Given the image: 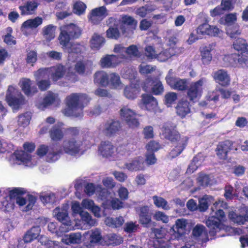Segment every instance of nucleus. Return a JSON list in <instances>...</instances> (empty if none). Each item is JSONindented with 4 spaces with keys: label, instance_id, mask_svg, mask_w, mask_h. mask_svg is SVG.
Instances as JSON below:
<instances>
[{
    "label": "nucleus",
    "instance_id": "obj_1",
    "mask_svg": "<svg viewBox=\"0 0 248 248\" xmlns=\"http://www.w3.org/2000/svg\"><path fill=\"white\" fill-rule=\"evenodd\" d=\"M83 150V141L77 137H74L64 140L59 149L56 148L54 145H42L37 149V154L40 157L45 156L47 162H53L57 160L63 153L76 156L82 154Z\"/></svg>",
    "mask_w": 248,
    "mask_h": 248
},
{
    "label": "nucleus",
    "instance_id": "obj_2",
    "mask_svg": "<svg viewBox=\"0 0 248 248\" xmlns=\"http://www.w3.org/2000/svg\"><path fill=\"white\" fill-rule=\"evenodd\" d=\"M227 204L226 202L220 199L213 203L211 209L213 212L212 216L209 217L206 221V224L209 228V234L211 236H223L224 234L217 235V233L221 231L225 232L230 231L231 232H236V229H234L224 224L226 220V217L224 212L222 209L226 208Z\"/></svg>",
    "mask_w": 248,
    "mask_h": 248
},
{
    "label": "nucleus",
    "instance_id": "obj_3",
    "mask_svg": "<svg viewBox=\"0 0 248 248\" xmlns=\"http://www.w3.org/2000/svg\"><path fill=\"white\" fill-rule=\"evenodd\" d=\"M90 101L88 96L83 93H74L66 98L67 107L63 113L66 116L80 117L82 115V109Z\"/></svg>",
    "mask_w": 248,
    "mask_h": 248
},
{
    "label": "nucleus",
    "instance_id": "obj_4",
    "mask_svg": "<svg viewBox=\"0 0 248 248\" xmlns=\"http://www.w3.org/2000/svg\"><path fill=\"white\" fill-rule=\"evenodd\" d=\"M162 135L165 138L172 142L176 141L177 145L170 153V158H173L179 155L186 145L188 138L185 136H180L174 128L168 124H165L162 128Z\"/></svg>",
    "mask_w": 248,
    "mask_h": 248
},
{
    "label": "nucleus",
    "instance_id": "obj_5",
    "mask_svg": "<svg viewBox=\"0 0 248 248\" xmlns=\"http://www.w3.org/2000/svg\"><path fill=\"white\" fill-rule=\"evenodd\" d=\"M65 72V68L62 65H59L50 69H40L34 73V76L40 90L45 91L50 86V81L49 80L38 81L40 79L48 77L51 73L53 80L57 81L64 75Z\"/></svg>",
    "mask_w": 248,
    "mask_h": 248
},
{
    "label": "nucleus",
    "instance_id": "obj_6",
    "mask_svg": "<svg viewBox=\"0 0 248 248\" xmlns=\"http://www.w3.org/2000/svg\"><path fill=\"white\" fill-rule=\"evenodd\" d=\"M80 35V32H61L59 40L61 45L63 46L64 51L69 53V59L71 60L78 57L84 47L79 44H72L69 42L72 38H77Z\"/></svg>",
    "mask_w": 248,
    "mask_h": 248
},
{
    "label": "nucleus",
    "instance_id": "obj_7",
    "mask_svg": "<svg viewBox=\"0 0 248 248\" xmlns=\"http://www.w3.org/2000/svg\"><path fill=\"white\" fill-rule=\"evenodd\" d=\"M24 151H17L13 155V158L16 159V164H23L29 167H31L36 164V161L32 158L29 153L32 152L35 146L32 143H25L24 144Z\"/></svg>",
    "mask_w": 248,
    "mask_h": 248
},
{
    "label": "nucleus",
    "instance_id": "obj_8",
    "mask_svg": "<svg viewBox=\"0 0 248 248\" xmlns=\"http://www.w3.org/2000/svg\"><path fill=\"white\" fill-rule=\"evenodd\" d=\"M68 205L65 204L62 207L56 208L53 212V216L59 221L62 223L60 227L62 232H68L75 229L72 222L68 216Z\"/></svg>",
    "mask_w": 248,
    "mask_h": 248
},
{
    "label": "nucleus",
    "instance_id": "obj_9",
    "mask_svg": "<svg viewBox=\"0 0 248 248\" xmlns=\"http://www.w3.org/2000/svg\"><path fill=\"white\" fill-rule=\"evenodd\" d=\"M5 99L13 109H17L24 103V98L18 89L15 86H9L7 91Z\"/></svg>",
    "mask_w": 248,
    "mask_h": 248
},
{
    "label": "nucleus",
    "instance_id": "obj_10",
    "mask_svg": "<svg viewBox=\"0 0 248 248\" xmlns=\"http://www.w3.org/2000/svg\"><path fill=\"white\" fill-rule=\"evenodd\" d=\"M152 231L154 233L155 238L153 241L151 248H170V237L164 229L153 228Z\"/></svg>",
    "mask_w": 248,
    "mask_h": 248
},
{
    "label": "nucleus",
    "instance_id": "obj_11",
    "mask_svg": "<svg viewBox=\"0 0 248 248\" xmlns=\"http://www.w3.org/2000/svg\"><path fill=\"white\" fill-rule=\"evenodd\" d=\"M207 81L206 78H202L191 83L187 93V96L190 100L194 101L201 97Z\"/></svg>",
    "mask_w": 248,
    "mask_h": 248
},
{
    "label": "nucleus",
    "instance_id": "obj_12",
    "mask_svg": "<svg viewBox=\"0 0 248 248\" xmlns=\"http://www.w3.org/2000/svg\"><path fill=\"white\" fill-rule=\"evenodd\" d=\"M122 119L131 128L138 127L140 122L137 118V113L127 106L123 107L120 111Z\"/></svg>",
    "mask_w": 248,
    "mask_h": 248
},
{
    "label": "nucleus",
    "instance_id": "obj_13",
    "mask_svg": "<svg viewBox=\"0 0 248 248\" xmlns=\"http://www.w3.org/2000/svg\"><path fill=\"white\" fill-rule=\"evenodd\" d=\"M114 51L119 54L122 62L127 58L138 57L140 54L138 47L134 45H130L126 48L121 45H117L114 47Z\"/></svg>",
    "mask_w": 248,
    "mask_h": 248
},
{
    "label": "nucleus",
    "instance_id": "obj_14",
    "mask_svg": "<svg viewBox=\"0 0 248 248\" xmlns=\"http://www.w3.org/2000/svg\"><path fill=\"white\" fill-rule=\"evenodd\" d=\"M108 15V11L105 6L93 9L89 13L88 18L90 22L98 25Z\"/></svg>",
    "mask_w": 248,
    "mask_h": 248
},
{
    "label": "nucleus",
    "instance_id": "obj_15",
    "mask_svg": "<svg viewBox=\"0 0 248 248\" xmlns=\"http://www.w3.org/2000/svg\"><path fill=\"white\" fill-rule=\"evenodd\" d=\"M85 193L89 196H91L95 192L98 197L102 200L108 202L112 197L110 193L106 189L102 188L100 185L96 186L93 183L88 184L85 188Z\"/></svg>",
    "mask_w": 248,
    "mask_h": 248
},
{
    "label": "nucleus",
    "instance_id": "obj_16",
    "mask_svg": "<svg viewBox=\"0 0 248 248\" xmlns=\"http://www.w3.org/2000/svg\"><path fill=\"white\" fill-rule=\"evenodd\" d=\"M187 224L186 219L182 218L176 220L175 224L170 228L175 239L179 240L186 233Z\"/></svg>",
    "mask_w": 248,
    "mask_h": 248
},
{
    "label": "nucleus",
    "instance_id": "obj_17",
    "mask_svg": "<svg viewBox=\"0 0 248 248\" xmlns=\"http://www.w3.org/2000/svg\"><path fill=\"white\" fill-rule=\"evenodd\" d=\"M142 88L145 92H152L156 95L161 94L164 92L163 85L160 81H153L150 78L146 79Z\"/></svg>",
    "mask_w": 248,
    "mask_h": 248
},
{
    "label": "nucleus",
    "instance_id": "obj_18",
    "mask_svg": "<svg viewBox=\"0 0 248 248\" xmlns=\"http://www.w3.org/2000/svg\"><path fill=\"white\" fill-rule=\"evenodd\" d=\"M172 70H170L168 75L166 77V81L171 88L179 91L186 90L187 86L186 80L174 78L172 77Z\"/></svg>",
    "mask_w": 248,
    "mask_h": 248
},
{
    "label": "nucleus",
    "instance_id": "obj_19",
    "mask_svg": "<svg viewBox=\"0 0 248 248\" xmlns=\"http://www.w3.org/2000/svg\"><path fill=\"white\" fill-rule=\"evenodd\" d=\"M193 239L198 243L203 244L208 240V233L206 228L202 224L196 225L192 229Z\"/></svg>",
    "mask_w": 248,
    "mask_h": 248
},
{
    "label": "nucleus",
    "instance_id": "obj_20",
    "mask_svg": "<svg viewBox=\"0 0 248 248\" xmlns=\"http://www.w3.org/2000/svg\"><path fill=\"white\" fill-rule=\"evenodd\" d=\"M120 127V123L118 121L110 120L100 125V132L107 136H110L115 134Z\"/></svg>",
    "mask_w": 248,
    "mask_h": 248
},
{
    "label": "nucleus",
    "instance_id": "obj_21",
    "mask_svg": "<svg viewBox=\"0 0 248 248\" xmlns=\"http://www.w3.org/2000/svg\"><path fill=\"white\" fill-rule=\"evenodd\" d=\"M227 35L232 39H235L233 43L234 48L242 53H245L248 50V46L246 41L239 37V32H226Z\"/></svg>",
    "mask_w": 248,
    "mask_h": 248
},
{
    "label": "nucleus",
    "instance_id": "obj_22",
    "mask_svg": "<svg viewBox=\"0 0 248 248\" xmlns=\"http://www.w3.org/2000/svg\"><path fill=\"white\" fill-rule=\"evenodd\" d=\"M158 49L155 59L161 62H165L172 56L179 54L178 51L170 50L160 43H158Z\"/></svg>",
    "mask_w": 248,
    "mask_h": 248
},
{
    "label": "nucleus",
    "instance_id": "obj_23",
    "mask_svg": "<svg viewBox=\"0 0 248 248\" xmlns=\"http://www.w3.org/2000/svg\"><path fill=\"white\" fill-rule=\"evenodd\" d=\"M59 102L60 99L57 93L49 92L44 99L41 101H38L36 105L39 109L44 110L49 106L54 104H58Z\"/></svg>",
    "mask_w": 248,
    "mask_h": 248
},
{
    "label": "nucleus",
    "instance_id": "obj_24",
    "mask_svg": "<svg viewBox=\"0 0 248 248\" xmlns=\"http://www.w3.org/2000/svg\"><path fill=\"white\" fill-rule=\"evenodd\" d=\"M136 149L135 145L131 143H125L120 145L115 149L114 159H119L130 155V153Z\"/></svg>",
    "mask_w": 248,
    "mask_h": 248
},
{
    "label": "nucleus",
    "instance_id": "obj_25",
    "mask_svg": "<svg viewBox=\"0 0 248 248\" xmlns=\"http://www.w3.org/2000/svg\"><path fill=\"white\" fill-rule=\"evenodd\" d=\"M157 104V102L155 97L151 95L144 94L142 95L139 105L142 109L152 111L156 108Z\"/></svg>",
    "mask_w": 248,
    "mask_h": 248
},
{
    "label": "nucleus",
    "instance_id": "obj_26",
    "mask_svg": "<svg viewBox=\"0 0 248 248\" xmlns=\"http://www.w3.org/2000/svg\"><path fill=\"white\" fill-rule=\"evenodd\" d=\"M115 151L114 146L108 141H102L98 147L99 154L104 157H111L114 159Z\"/></svg>",
    "mask_w": 248,
    "mask_h": 248
},
{
    "label": "nucleus",
    "instance_id": "obj_27",
    "mask_svg": "<svg viewBox=\"0 0 248 248\" xmlns=\"http://www.w3.org/2000/svg\"><path fill=\"white\" fill-rule=\"evenodd\" d=\"M32 84V81L27 78H22L19 82L22 90L27 96H32L37 92V88Z\"/></svg>",
    "mask_w": 248,
    "mask_h": 248
},
{
    "label": "nucleus",
    "instance_id": "obj_28",
    "mask_svg": "<svg viewBox=\"0 0 248 248\" xmlns=\"http://www.w3.org/2000/svg\"><path fill=\"white\" fill-rule=\"evenodd\" d=\"M213 77L216 82L222 86H226L230 84V77L225 70L220 69L214 72Z\"/></svg>",
    "mask_w": 248,
    "mask_h": 248
},
{
    "label": "nucleus",
    "instance_id": "obj_29",
    "mask_svg": "<svg viewBox=\"0 0 248 248\" xmlns=\"http://www.w3.org/2000/svg\"><path fill=\"white\" fill-rule=\"evenodd\" d=\"M121 62L122 60L119 55L118 56L107 55L102 58L100 61L101 66L104 68L114 67Z\"/></svg>",
    "mask_w": 248,
    "mask_h": 248
},
{
    "label": "nucleus",
    "instance_id": "obj_30",
    "mask_svg": "<svg viewBox=\"0 0 248 248\" xmlns=\"http://www.w3.org/2000/svg\"><path fill=\"white\" fill-rule=\"evenodd\" d=\"M232 143L230 140L220 142L216 149L217 155L220 159H226L228 153L232 149Z\"/></svg>",
    "mask_w": 248,
    "mask_h": 248
},
{
    "label": "nucleus",
    "instance_id": "obj_31",
    "mask_svg": "<svg viewBox=\"0 0 248 248\" xmlns=\"http://www.w3.org/2000/svg\"><path fill=\"white\" fill-rule=\"evenodd\" d=\"M124 168L130 171H136L143 169V160L142 157L139 156L125 163Z\"/></svg>",
    "mask_w": 248,
    "mask_h": 248
},
{
    "label": "nucleus",
    "instance_id": "obj_32",
    "mask_svg": "<svg viewBox=\"0 0 248 248\" xmlns=\"http://www.w3.org/2000/svg\"><path fill=\"white\" fill-rule=\"evenodd\" d=\"M35 202L36 198L32 195H29L27 199L24 198L21 196H18L16 198V203L19 206H23L26 205L25 209H23V211H28L31 209Z\"/></svg>",
    "mask_w": 248,
    "mask_h": 248
},
{
    "label": "nucleus",
    "instance_id": "obj_33",
    "mask_svg": "<svg viewBox=\"0 0 248 248\" xmlns=\"http://www.w3.org/2000/svg\"><path fill=\"white\" fill-rule=\"evenodd\" d=\"M140 88L138 84L132 83L125 87L124 91V96L129 99L136 98L140 93Z\"/></svg>",
    "mask_w": 248,
    "mask_h": 248
},
{
    "label": "nucleus",
    "instance_id": "obj_34",
    "mask_svg": "<svg viewBox=\"0 0 248 248\" xmlns=\"http://www.w3.org/2000/svg\"><path fill=\"white\" fill-rule=\"evenodd\" d=\"M105 43V38L97 33H94L92 36L90 41V46L93 51L99 50Z\"/></svg>",
    "mask_w": 248,
    "mask_h": 248
},
{
    "label": "nucleus",
    "instance_id": "obj_35",
    "mask_svg": "<svg viewBox=\"0 0 248 248\" xmlns=\"http://www.w3.org/2000/svg\"><path fill=\"white\" fill-rule=\"evenodd\" d=\"M82 236L80 232L71 233L65 235L62 238V242L67 245L78 244L81 242Z\"/></svg>",
    "mask_w": 248,
    "mask_h": 248
},
{
    "label": "nucleus",
    "instance_id": "obj_36",
    "mask_svg": "<svg viewBox=\"0 0 248 248\" xmlns=\"http://www.w3.org/2000/svg\"><path fill=\"white\" fill-rule=\"evenodd\" d=\"M191 32L188 35V38L187 42L189 44H191L196 40L202 39L204 37L205 35H208L213 36H217L218 33L220 32Z\"/></svg>",
    "mask_w": 248,
    "mask_h": 248
},
{
    "label": "nucleus",
    "instance_id": "obj_37",
    "mask_svg": "<svg viewBox=\"0 0 248 248\" xmlns=\"http://www.w3.org/2000/svg\"><path fill=\"white\" fill-rule=\"evenodd\" d=\"M39 5L37 0L28 1L24 5L20 6L19 9L22 15H31L34 13Z\"/></svg>",
    "mask_w": 248,
    "mask_h": 248
},
{
    "label": "nucleus",
    "instance_id": "obj_38",
    "mask_svg": "<svg viewBox=\"0 0 248 248\" xmlns=\"http://www.w3.org/2000/svg\"><path fill=\"white\" fill-rule=\"evenodd\" d=\"M41 229L39 226H34L28 230L24 234L23 241L25 243H30L37 238L40 235Z\"/></svg>",
    "mask_w": 248,
    "mask_h": 248
},
{
    "label": "nucleus",
    "instance_id": "obj_39",
    "mask_svg": "<svg viewBox=\"0 0 248 248\" xmlns=\"http://www.w3.org/2000/svg\"><path fill=\"white\" fill-rule=\"evenodd\" d=\"M214 49L213 45H209L201 48L202 60L204 64H209L212 59L211 52Z\"/></svg>",
    "mask_w": 248,
    "mask_h": 248
},
{
    "label": "nucleus",
    "instance_id": "obj_40",
    "mask_svg": "<svg viewBox=\"0 0 248 248\" xmlns=\"http://www.w3.org/2000/svg\"><path fill=\"white\" fill-rule=\"evenodd\" d=\"M176 112L182 118L185 117L190 112L189 103L186 100H181L178 103L176 108Z\"/></svg>",
    "mask_w": 248,
    "mask_h": 248
},
{
    "label": "nucleus",
    "instance_id": "obj_41",
    "mask_svg": "<svg viewBox=\"0 0 248 248\" xmlns=\"http://www.w3.org/2000/svg\"><path fill=\"white\" fill-rule=\"evenodd\" d=\"M108 75L105 72L100 71L96 72L94 75V82L100 85L107 86L108 85Z\"/></svg>",
    "mask_w": 248,
    "mask_h": 248
},
{
    "label": "nucleus",
    "instance_id": "obj_42",
    "mask_svg": "<svg viewBox=\"0 0 248 248\" xmlns=\"http://www.w3.org/2000/svg\"><path fill=\"white\" fill-rule=\"evenodd\" d=\"M108 85L112 89L117 90L121 89L123 87L119 75L114 73L109 75Z\"/></svg>",
    "mask_w": 248,
    "mask_h": 248
},
{
    "label": "nucleus",
    "instance_id": "obj_43",
    "mask_svg": "<svg viewBox=\"0 0 248 248\" xmlns=\"http://www.w3.org/2000/svg\"><path fill=\"white\" fill-rule=\"evenodd\" d=\"M39 198L44 204L54 203L57 202V197L54 193L52 192H43L40 194Z\"/></svg>",
    "mask_w": 248,
    "mask_h": 248
},
{
    "label": "nucleus",
    "instance_id": "obj_44",
    "mask_svg": "<svg viewBox=\"0 0 248 248\" xmlns=\"http://www.w3.org/2000/svg\"><path fill=\"white\" fill-rule=\"evenodd\" d=\"M214 201V197L211 196L204 195L199 200L198 207L200 211L204 212L208 208L209 205Z\"/></svg>",
    "mask_w": 248,
    "mask_h": 248
},
{
    "label": "nucleus",
    "instance_id": "obj_45",
    "mask_svg": "<svg viewBox=\"0 0 248 248\" xmlns=\"http://www.w3.org/2000/svg\"><path fill=\"white\" fill-rule=\"evenodd\" d=\"M203 159H202V155L201 154H198L195 156L190 164L189 165L187 170V173H191L195 171L199 166H200Z\"/></svg>",
    "mask_w": 248,
    "mask_h": 248
},
{
    "label": "nucleus",
    "instance_id": "obj_46",
    "mask_svg": "<svg viewBox=\"0 0 248 248\" xmlns=\"http://www.w3.org/2000/svg\"><path fill=\"white\" fill-rule=\"evenodd\" d=\"M124 220L122 217L115 218L107 217L105 220V224L112 228H118L121 227L124 223Z\"/></svg>",
    "mask_w": 248,
    "mask_h": 248
},
{
    "label": "nucleus",
    "instance_id": "obj_47",
    "mask_svg": "<svg viewBox=\"0 0 248 248\" xmlns=\"http://www.w3.org/2000/svg\"><path fill=\"white\" fill-rule=\"evenodd\" d=\"M57 6L58 8H63L66 10V11H61L56 13V16L58 19L62 20L72 15V12L70 10L69 7L67 6L65 2L59 3Z\"/></svg>",
    "mask_w": 248,
    "mask_h": 248
},
{
    "label": "nucleus",
    "instance_id": "obj_48",
    "mask_svg": "<svg viewBox=\"0 0 248 248\" xmlns=\"http://www.w3.org/2000/svg\"><path fill=\"white\" fill-rule=\"evenodd\" d=\"M43 22V19L41 17H36L33 19L27 20L24 22L22 26V28L25 29H35L38 26L40 25Z\"/></svg>",
    "mask_w": 248,
    "mask_h": 248
},
{
    "label": "nucleus",
    "instance_id": "obj_49",
    "mask_svg": "<svg viewBox=\"0 0 248 248\" xmlns=\"http://www.w3.org/2000/svg\"><path fill=\"white\" fill-rule=\"evenodd\" d=\"M61 125H62V123L59 125H55L50 130V136L52 140L57 141L62 138L63 134L60 128Z\"/></svg>",
    "mask_w": 248,
    "mask_h": 248
},
{
    "label": "nucleus",
    "instance_id": "obj_50",
    "mask_svg": "<svg viewBox=\"0 0 248 248\" xmlns=\"http://www.w3.org/2000/svg\"><path fill=\"white\" fill-rule=\"evenodd\" d=\"M154 6L151 4H147L144 6H141L137 9L136 14L141 17H145L147 15L153 12L155 10Z\"/></svg>",
    "mask_w": 248,
    "mask_h": 248
},
{
    "label": "nucleus",
    "instance_id": "obj_51",
    "mask_svg": "<svg viewBox=\"0 0 248 248\" xmlns=\"http://www.w3.org/2000/svg\"><path fill=\"white\" fill-rule=\"evenodd\" d=\"M158 51V44L154 46H148L145 48V55L150 60L155 59Z\"/></svg>",
    "mask_w": 248,
    "mask_h": 248
},
{
    "label": "nucleus",
    "instance_id": "obj_52",
    "mask_svg": "<svg viewBox=\"0 0 248 248\" xmlns=\"http://www.w3.org/2000/svg\"><path fill=\"white\" fill-rule=\"evenodd\" d=\"M177 41V39L176 37H169L166 39V44L165 46L170 50L173 49L174 51H178L179 54H180L182 52L184 48L177 46L176 44Z\"/></svg>",
    "mask_w": 248,
    "mask_h": 248
},
{
    "label": "nucleus",
    "instance_id": "obj_53",
    "mask_svg": "<svg viewBox=\"0 0 248 248\" xmlns=\"http://www.w3.org/2000/svg\"><path fill=\"white\" fill-rule=\"evenodd\" d=\"M31 117V113L29 112L21 114L18 117V124L20 126L26 127L29 124Z\"/></svg>",
    "mask_w": 248,
    "mask_h": 248
},
{
    "label": "nucleus",
    "instance_id": "obj_54",
    "mask_svg": "<svg viewBox=\"0 0 248 248\" xmlns=\"http://www.w3.org/2000/svg\"><path fill=\"white\" fill-rule=\"evenodd\" d=\"M154 203L155 205L158 207L162 208L164 210H169L170 209V207L168 204V202L163 198L154 196L153 197Z\"/></svg>",
    "mask_w": 248,
    "mask_h": 248
},
{
    "label": "nucleus",
    "instance_id": "obj_55",
    "mask_svg": "<svg viewBox=\"0 0 248 248\" xmlns=\"http://www.w3.org/2000/svg\"><path fill=\"white\" fill-rule=\"evenodd\" d=\"M6 191L11 200L13 198H16L18 196H20L25 193L24 189L20 187L8 188L6 189Z\"/></svg>",
    "mask_w": 248,
    "mask_h": 248
},
{
    "label": "nucleus",
    "instance_id": "obj_56",
    "mask_svg": "<svg viewBox=\"0 0 248 248\" xmlns=\"http://www.w3.org/2000/svg\"><path fill=\"white\" fill-rule=\"evenodd\" d=\"M39 241L42 245H48L49 246L52 248H63L59 242L48 240L47 237L44 236H40Z\"/></svg>",
    "mask_w": 248,
    "mask_h": 248
},
{
    "label": "nucleus",
    "instance_id": "obj_57",
    "mask_svg": "<svg viewBox=\"0 0 248 248\" xmlns=\"http://www.w3.org/2000/svg\"><path fill=\"white\" fill-rule=\"evenodd\" d=\"M80 216L82 221L89 226H93L96 225V220L95 219H93L90 214L87 212L84 211L81 213Z\"/></svg>",
    "mask_w": 248,
    "mask_h": 248
},
{
    "label": "nucleus",
    "instance_id": "obj_58",
    "mask_svg": "<svg viewBox=\"0 0 248 248\" xmlns=\"http://www.w3.org/2000/svg\"><path fill=\"white\" fill-rule=\"evenodd\" d=\"M120 21L113 17L109 18L107 21L108 29L106 31H119Z\"/></svg>",
    "mask_w": 248,
    "mask_h": 248
},
{
    "label": "nucleus",
    "instance_id": "obj_59",
    "mask_svg": "<svg viewBox=\"0 0 248 248\" xmlns=\"http://www.w3.org/2000/svg\"><path fill=\"white\" fill-rule=\"evenodd\" d=\"M86 9V5L80 1L76 2L73 5V12L78 15H81L84 14Z\"/></svg>",
    "mask_w": 248,
    "mask_h": 248
},
{
    "label": "nucleus",
    "instance_id": "obj_60",
    "mask_svg": "<svg viewBox=\"0 0 248 248\" xmlns=\"http://www.w3.org/2000/svg\"><path fill=\"white\" fill-rule=\"evenodd\" d=\"M228 216L229 218L232 221L239 225L243 224L246 221L245 217L242 216H238L233 212H230Z\"/></svg>",
    "mask_w": 248,
    "mask_h": 248
},
{
    "label": "nucleus",
    "instance_id": "obj_61",
    "mask_svg": "<svg viewBox=\"0 0 248 248\" xmlns=\"http://www.w3.org/2000/svg\"><path fill=\"white\" fill-rule=\"evenodd\" d=\"M236 20V15L235 14H229L227 15L224 18L220 19V23L231 25L234 23Z\"/></svg>",
    "mask_w": 248,
    "mask_h": 248
},
{
    "label": "nucleus",
    "instance_id": "obj_62",
    "mask_svg": "<svg viewBox=\"0 0 248 248\" xmlns=\"http://www.w3.org/2000/svg\"><path fill=\"white\" fill-rule=\"evenodd\" d=\"M155 66L148 65L145 63H142L139 66V72L142 75L150 74L155 71Z\"/></svg>",
    "mask_w": 248,
    "mask_h": 248
},
{
    "label": "nucleus",
    "instance_id": "obj_63",
    "mask_svg": "<svg viewBox=\"0 0 248 248\" xmlns=\"http://www.w3.org/2000/svg\"><path fill=\"white\" fill-rule=\"evenodd\" d=\"M122 22L130 28L135 29L137 25V21L132 16H124L122 18Z\"/></svg>",
    "mask_w": 248,
    "mask_h": 248
},
{
    "label": "nucleus",
    "instance_id": "obj_64",
    "mask_svg": "<svg viewBox=\"0 0 248 248\" xmlns=\"http://www.w3.org/2000/svg\"><path fill=\"white\" fill-rule=\"evenodd\" d=\"M75 69L78 73L80 74L88 73L90 71V69L88 67L87 64L82 62H78L76 63Z\"/></svg>",
    "mask_w": 248,
    "mask_h": 248
}]
</instances>
